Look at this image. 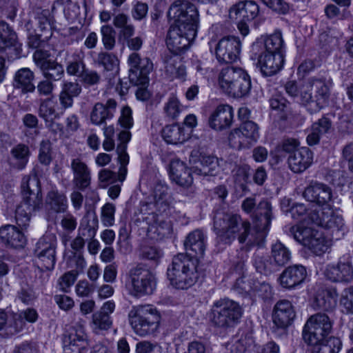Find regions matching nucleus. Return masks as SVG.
<instances>
[{
    "label": "nucleus",
    "instance_id": "obj_1",
    "mask_svg": "<svg viewBox=\"0 0 353 353\" xmlns=\"http://www.w3.org/2000/svg\"><path fill=\"white\" fill-rule=\"evenodd\" d=\"M174 21L169 29L166 44L174 54L185 51L196 36L199 13L196 6L185 0L174 1L168 12Z\"/></svg>",
    "mask_w": 353,
    "mask_h": 353
},
{
    "label": "nucleus",
    "instance_id": "obj_2",
    "mask_svg": "<svg viewBox=\"0 0 353 353\" xmlns=\"http://www.w3.org/2000/svg\"><path fill=\"white\" fill-rule=\"evenodd\" d=\"M214 230L219 240L225 244H230L236 238L243 243L248 241L250 223L237 214L216 212L214 216Z\"/></svg>",
    "mask_w": 353,
    "mask_h": 353
},
{
    "label": "nucleus",
    "instance_id": "obj_3",
    "mask_svg": "<svg viewBox=\"0 0 353 353\" xmlns=\"http://www.w3.org/2000/svg\"><path fill=\"white\" fill-rule=\"evenodd\" d=\"M199 261L196 257L179 253L172 259L168 268L167 276L171 284L177 289H187L193 285L199 278Z\"/></svg>",
    "mask_w": 353,
    "mask_h": 353
},
{
    "label": "nucleus",
    "instance_id": "obj_4",
    "mask_svg": "<svg viewBox=\"0 0 353 353\" xmlns=\"http://www.w3.org/2000/svg\"><path fill=\"white\" fill-rule=\"evenodd\" d=\"M128 316L132 329L140 336L154 335L159 329L161 316L151 305L132 306Z\"/></svg>",
    "mask_w": 353,
    "mask_h": 353
},
{
    "label": "nucleus",
    "instance_id": "obj_5",
    "mask_svg": "<svg viewBox=\"0 0 353 353\" xmlns=\"http://www.w3.org/2000/svg\"><path fill=\"white\" fill-rule=\"evenodd\" d=\"M242 315L243 308L239 303L225 298L213 303L209 312V319L214 327L226 329L238 324Z\"/></svg>",
    "mask_w": 353,
    "mask_h": 353
},
{
    "label": "nucleus",
    "instance_id": "obj_6",
    "mask_svg": "<svg viewBox=\"0 0 353 353\" xmlns=\"http://www.w3.org/2000/svg\"><path fill=\"white\" fill-rule=\"evenodd\" d=\"M219 84L223 92L234 98L247 95L251 89V81L248 73L233 66H227L221 70Z\"/></svg>",
    "mask_w": 353,
    "mask_h": 353
},
{
    "label": "nucleus",
    "instance_id": "obj_7",
    "mask_svg": "<svg viewBox=\"0 0 353 353\" xmlns=\"http://www.w3.org/2000/svg\"><path fill=\"white\" fill-rule=\"evenodd\" d=\"M294 239L316 255L325 253L330 247V242L321 232L310 228L294 225L290 228Z\"/></svg>",
    "mask_w": 353,
    "mask_h": 353
},
{
    "label": "nucleus",
    "instance_id": "obj_8",
    "mask_svg": "<svg viewBox=\"0 0 353 353\" xmlns=\"http://www.w3.org/2000/svg\"><path fill=\"white\" fill-rule=\"evenodd\" d=\"M332 325L327 315L318 313L311 316L303 330V339L307 345L319 343L332 331Z\"/></svg>",
    "mask_w": 353,
    "mask_h": 353
},
{
    "label": "nucleus",
    "instance_id": "obj_9",
    "mask_svg": "<svg viewBox=\"0 0 353 353\" xmlns=\"http://www.w3.org/2000/svg\"><path fill=\"white\" fill-rule=\"evenodd\" d=\"M132 294L137 297L152 294L157 287L155 275L146 267L139 264L129 271Z\"/></svg>",
    "mask_w": 353,
    "mask_h": 353
},
{
    "label": "nucleus",
    "instance_id": "obj_10",
    "mask_svg": "<svg viewBox=\"0 0 353 353\" xmlns=\"http://www.w3.org/2000/svg\"><path fill=\"white\" fill-rule=\"evenodd\" d=\"M57 236L54 234L47 233L37 243L34 254L41 270H52L56 263Z\"/></svg>",
    "mask_w": 353,
    "mask_h": 353
},
{
    "label": "nucleus",
    "instance_id": "obj_11",
    "mask_svg": "<svg viewBox=\"0 0 353 353\" xmlns=\"http://www.w3.org/2000/svg\"><path fill=\"white\" fill-rule=\"evenodd\" d=\"M129 66L128 79L134 85L145 86L149 82L148 74L153 69V63L148 57L141 58L136 52L131 53L128 58Z\"/></svg>",
    "mask_w": 353,
    "mask_h": 353
},
{
    "label": "nucleus",
    "instance_id": "obj_12",
    "mask_svg": "<svg viewBox=\"0 0 353 353\" xmlns=\"http://www.w3.org/2000/svg\"><path fill=\"white\" fill-rule=\"evenodd\" d=\"M259 137L258 125L252 121H245L239 128L230 132L229 143L232 148L239 150L256 142Z\"/></svg>",
    "mask_w": 353,
    "mask_h": 353
},
{
    "label": "nucleus",
    "instance_id": "obj_13",
    "mask_svg": "<svg viewBox=\"0 0 353 353\" xmlns=\"http://www.w3.org/2000/svg\"><path fill=\"white\" fill-rule=\"evenodd\" d=\"M21 52L16 32L8 23L0 21V54H5L10 60L19 58Z\"/></svg>",
    "mask_w": 353,
    "mask_h": 353
},
{
    "label": "nucleus",
    "instance_id": "obj_14",
    "mask_svg": "<svg viewBox=\"0 0 353 353\" xmlns=\"http://www.w3.org/2000/svg\"><path fill=\"white\" fill-rule=\"evenodd\" d=\"M21 194L23 200L21 204L28 206L30 210L34 211L42 206V194L40 181L38 177L25 176L21 181Z\"/></svg>",
    "mask_w": 353,
    "mask_h": 353
},
{
    "label": "nucleus",
    "instance_id": "obj_15",
    "mask_svg": "<svg viewBox=\"0 0 353 353\" xmlns=\"http://www.w3.org/2000/svg\"><path fill=\"white\" fill-rule=\"evenodd\" d=\"M305 83H310V84L317 83L319 88L316 91L313 89L309 91L310 99L307 101V105L303 101H301V104L310 114L318 112L327 103L330 97L329 87L324 81L319 79L311 78L305 81Z\"/></svg>",
    "mask_w": 353,
    "mask_h": 353
},
{
    "label": "nucleus",
    "instance_id": "obj_16",
    "mask_svg": "<svg viewBox=\"0 0 353 353\" xmlns=\"http://www.w3.org/2000/svg\"><path fill=\"white\" fill-rule=\"evenodd\" d=\"M241 50V41L235 37L221 39L216 44L215 54L219 63H232L237 60Z\"/></svg>",
    "mask_w": 353,
    "mask_h": 353
},
{
    "label": "nucleus",
    "instance_id": "obj_17",
    "mask_svg": "<svg viewBox=\"0 0 353 353\" xmlns=\"http://www.w3.org/2000/svg\"><path fill=\"white\" fill-rule=\"evenodd\" d=\"M311 221L315 224L333 232H341L343 234V219L341 216L336 214L330 206L323 208L321 212H311L309 214Z\"/></svg>",
    "mask_w": 353,
    "mask_h": 353
},
{
    "label": "nucleus",
    "instance_id": "obj_18",
    "mask_svg": "<svg viewBox=\"0 0 353 353\" xmlns=\"http://www.w3.org/2000/svg\"><path fill=\"white\" fill-rule=\"evenodd\" d=\"M325 274L333 282H351L353 280V267L350 255L341 257L336 265H328Z\"/></svg>",
    "mask_w": 353,
    "mask_h": 353
},
{
    "label": "nucleus",
    "instance_id": "obj_19",
    "mask_svg": "<svg viewBox=\"0 0 353 353\" xmlns=\"http://www.w3.org/2000/svg\"><path fill=\"white\" fill-rule=\"evenodd\" d=\"M303 196L308 201L316 203L319 205L328 207L330 206V203L332 199V190L326 184L312 181L305 188Z\"/></svg>",
    "mask_w": 353,
    "mask_h": 353
},
{
    "label": "nucleus",
    "instance_id": "obj_20",
    "mask_svg": "<svg viewBox=\"0 0 353 353\" xmlns=\"http://www.w3.org/2000/svg\"><path fill=\"white\" fill-rule=\"evenodd\" d=\"M296 317V312L292 303L286 299L279 301L274 305L272 321L279 329H286Z\"/></svg>",
    "mask_w": 353,
    "mask_h": 353
},
{
    "label": "nucleus",
    "instance_id": "obj_21",
    "mask_svg": "<svg viewBox=\"0 0 353 353\" xmlns=\"http://www.w3.org/2000/svg\"><path fill=\"white\" fill-rule=\"evenodd\" d=\"M197 152H192L190 157V162L195 163L192 170L194 174L199 176H213L216 174L217 168L221 165L223 160H219L214 156H201L197 163Z\"/></svg>",
    "mask_w": 353,
    "mask_h": 353
},
{
    "label": "nucleus",
    "instance_id": "obj_22",
    "mask_svg": "<svg viewBox=\"0 0 353 353\" xmlns=\"http://www.w3.org/2000/svg\"><path fill=\"white\" fill-rule=\"evenodd\" d=\"M257 65L260 68L262 74L266 77H270L278 72L284 63L283 54H274L261 52L257 57Z\"/></svg>",
    "mask_w": 353,
    "mask_h": 353
},
{
    "label": "nucleus",
    "instance_id": "obj_23",
    "mask_svg": "<svg viewBox=\"0 0 353 353\" xmlns=\"http://www.w3.org/2000/svg\"><path fill=\"white\" fill-rule=\"evenodd\" d=\"M117 106V101L112 99H108L105 103H95L90 114L91 123L95 125H105L107 120L114 117Z\"/></svg>",
    "mask_w": 353,
    "mask_h": 353
},
{
    "label": "nucleus",
    "instance_id": "obj_24",
    "mask_svg": "<svg viewBox=\"0 0 353 353\" xmlns=\"http://www.w3.org/2000/svg\"><path fill=\"white\" fill-rule=\"evenodd\" d=\"M233 117V108L229 105L221 104L212 113L209 118V125L215 130H223L231 126Z\"/></svg>",
    "mask_w": 353,
    "mask_h": 353
},
{
    "label": "nucleus",
    "instance_id": "obj_25",
    "mask_svg": "<svg viewBox=\"0 0 353 353\" xmlns=\"http://www.w3.org/2000/svg\"><path fill=\"white\" fill-rule=\"evenodd\" d=\"M34 79L35 74L32 70L29 68H21L14 72L12 86L14 90H19L21 94L32 93L36 90Z\"/></svg>",
    "mask_w": 353,
    "mask_h": 353
},
{
    "label": "nucleus",
    "instance_id": "obj_26",
    "mask_svg": "<svg viewBox=\"0 0 353 353\" xmlns=\"http://www.w3.org/2000/svg\"><path fill=\"white\" fill-rule=\"evenodd\" d=\"M259 12V6L254 1H244L232 6L229 16L232 19L250 22L257 17Z\"/></svg>",
    "mask_w": 353,
    "mask_h": 353
},
{
    "label": "nucleus",
    "instance_id": "obj_27",
    "mask_svg": "<svg viewBox=\"0 0 353 353\" xmlns=\"http://www.w3.org/2000/svg\"><path fill=\"white\" fill-rule=\"evenodd\" d=\"M306 276V268L303 265H294L285 268L281 274L279 280L283 288L292 289L301 284Z\"/></svg>",
    "mask_w": 353,
    "mask_h": 353
},
{
    "label": "nucleus",
    "instance_id": "obj_28",
    "mask_svg": "<svg viewBox=\"0 0 353 353\" xmlns=\"http://www.w3.org/2000/svg\"><path fill=\"white\" fill-rule=\"evenodd\" d=\"M312 162V152L307 147L300 148L289 155L288 164L289 168L294 173L304 172Z\"/></svg>",
    "mask_w": 353,
    "mask_h": 353
},
{
    "label": "nucleus",
    "instance_id": "obj_29",
    "mask_svg": "<svg viewBox=\"0 0 353 353\" xmlns=\"http://www.w3.org/2000/svg\"><path fill=\"white\" fill-rule=\"evenodd\" d=\"M0 239L6 248H22L26 243L23 232L12 225L0 228Z\"/></svg>",
    "mask_w": 353,
    "mask_h": 353
},
{
    "label": "nucleus",
    "instance_id": "obj_30",
    "mask_svg": "<svg viewBox=\"0 0 353 353\" xmlns=\"http://www.w3.org/2000/svg\"><path fill=\"white\" fill-rule=\"evenodd\" d=\"M184 247L187 252L185 254L190 257H199L203 256L205 250V236L203 232L200 230H195L190 232L184 241Z\"/></svg>",
    "mask_w": 353,
    "mask_h": 353
},
{
    "label": "nucleus",
    "instance_id": "obj_31",
    "mask_svg": "<svg viewBox=\"0 0 353 353\" xmlns=\"http://www.w3.org/2000/svg\"><path fill=\"white\" fill-rule=\"evenodd\" d=\"M317 83L310 84V83H305V81L298 82L296 81H288L285 84V90L286 93L294 98L299 97L300 102L303 101L307 105V101L310 99V95L308 93L309 91L317 90L319 87Z\"/></svg>",
    "mask_w": 353,
    "mask_h": 353
},
{
    "label": "nucleus",
    "instance_id": "obj_32",
    "mask_svg": "<svg viewBox=\"0 0 353 353\" xmlns=\"http://www.w3.org/2000/svg\"><path fill=\"white\" fill-rule=\"evenodd\" d=\"M71 169L73 172V183L80 190H84L90 184V171L88 165L80 159L72 160Z\"/></svg>",
    "mask_w": 353,
    "mask_h": 353
},
{
    "label": "nucleus",
    "instance_id": "obj_33",
    "mask_svg": "<svg viewBox=\"0 0 353 353\" xmlns=\"http://www.w3.org/2000/svg\"><path fill=\"white\" fill-rule=\"evenodd\" d=\"M170 174L171 179L180 186L188 187L192 183L190 169L179 159L171 161Z\"/></svg>",
    "mask_w": 353,
    "mask_h": 353
},
{
    "label": "nucleus",
    "instance_id": "obj_34",
    "mask_svg": "<svg viewBox=\"0 0 353 353\" xmlns=\"http://www.w3.org/2000/svg\"><path fill=\"white\" fill-rule=\"evenodd\" d=\"M81 92V86L77 81H64L59 95L61 107L68 109L73 105L74 98Z\"/></svg>",
    "mask_w": 353,
    "mask_h": 353
},
{
    "label": "nucleus",
    "instance_id": "obj_35",
    "mask_svg": "<svg viewBox=\"0 0 353 353\" xmlns=\"http://www.w3.org/2000/svg\"><path fill=\"white\" fill-rule=\"evenodd\" d=\"M338 294L334 288L323 289L318 292L315 302L319 309L332 310L337 304Z\"/></svg>",
    "mask_w": 353,
    "mask_h": 353
},
{
    "label": "nucleus",
    "instance_id": "obj_36",
    "mask_svg": "<svg viewBox=\"0 0 353 353\" xmlns=\"http://www.w3.org/2000/svg\"><path fill=\"white\" fill-rule=\"evenodd\" d=\"M46 205L49 212L63 213L68 208L67 199L57 191H50L47 194Z\"/></svg>",
    "mask_w": 353,
    "mask_h": 353
},
{
    "label": "nucleus",
    "instance_id": "obj_37",
    "mask_svg": "<svg viewBox=\"0 0 353 353\" xmlns=\"http://www.w3.org/2000/svg\"><path fill=\"white\" fill-rule=\"evenodd\" d=\"M10 154V163L14 168L22 170L26 166L30 154L28 145L19 143L12 148Z\"/></svg>",
    "mask_w": 353,
    "mask_h": 353
},
{
    "label": "nucleus",
    "instance_id": "obj_38",
    "mask_svg": "<svg viewBox=\"0 0 353 353\" xmlns=\"http://www.w3.org/2000/svg\"><path fill=\"white\" fill-rule=\"evenodd\" d=\"M272 220V207L269 201L263 200L259 203L255 210V222L259 227H269Z\"/></svg>",
    "mask_w": 353,
    "mask_h": 353
},
{
    "label": "nucleus",
    "instance_id": "obj_39",
    "mask_svg": "<svg viewBox=\"0 0 353 353\" xmlns=\"http://www.w3.org/2000/svg\"><path fill=\"white\" fill-rule=\"evenodd\" d=\"M312 353H339L342 343L339 338L331 336L313 344Z\"/></svg>",
    "mask_w": 353,
    "mask_h": 353
},
{
    "label": "nucleus",
    "instance_id": "obj_40",
    "mask_svg": "<svg viewBox=\"0 0 353 353\" xmlns=\"http://www.w3.org/2000/svg\"><path fill=\"white\" fill-rule=\"evenodd\" d=\"M46 26L43 28L46 30V33L39 34L36 32H30L28 34V46L32 49H38L44 47L46 43L51 37L52 33L51 32V25L50 21L46 19Z\"/></svg>",
    "mask_w": 353,
    "mask_h": 353
},
{
    "label": "nucleus",
    "instance_id": "obj_41",
    "mask_svg": "<svg viewBox=\"0 0 353 353\" xmlns=\"http://www.w3.org/2000/svg\"><path fill=\"white\" fill-rule=\"evenodd\" d=\"M271 257L276 265L283 266L290 261L291 252L284 244L278 241L272 245Z\"/></svg>",
    "mask_w": 353,
    "mask_h": 353
},
{
    "label": "nucleus",
    "instance_id": "obj_42",
    "mask_svg": "<svg viewBox=\"0 0 353 353\" xmlns=\"http://www.w3.org/2000/svg\"><path fill=\"white\" fill-rule=\"evenodd\" d=\"M95 63L103 68L106 71H117L119 60L116 54L112 52L101 51L97 54Z\"/></svg>",
    "mask_w": 353,
    "mask_h": 353
},
{
    "label": "nucleus",
    "instance_id": "obj_43",
    "mask_svg": "<svg viewBox=\"0 0 353 353\" xmlns=\"http://www.w3.org/2000/svg\"><path fill=\"white\" fill-rule=\"evenodd\" d=\"M162 136L168 143L171 144H177L185 140L183 128L176 124L165 126L163 129Z\"/></svg>",
    "mask_w": 353,
    "mask_h": 353
},
{
    "label": "nucleus",
    "instance_id": "obj_44",
    "mask_svg": "<svg viewBox=\"0 0 353 353\" xmlns=\"http://www.w3.org/2000/svg\"><path fill=\"white\" fill-rule=\"evenodd\" d=\"M83 3L84 0H55L52 8H62L66 17L73 19L79 14L80 5Z\"/></svg>",
    "mask_w": 353,
    "mask_h": 353
},
{
    "label": "nucleus",
    "instance_id": "obj_45",
    "mask_svg": "<svg viewBox=\"0 0 353 353\" xmlns=\"http://www.w3.org/2000/svg\"><path fill=\"white\" fill-rule=\"evenodd\" d=\"M45 79L54 82L60 81L64 76V69L61 64L52 61L40 69Z\"/></svg>",
    "mask_w": 353,
    "mask_h": 353
},
{
    "label": "nucleus",
    "instance_id": "obj_46",
    "mask_svg": "<svg viewBox=\"0 0 353 353\" xmlns=\"http://www.w3.org/2000/svg\"><path fill=\"white\" fill-rule=\"evenodd\" d=\"M263 43L265 52L283 54V40L281 32H275L266 37Z\"/></svg>",
    "mask_w": 353,
    "mask_h": 353
},
{
    "label": "nucleus",
    "instance_id": "obj_47",
    "mask_svg": "<svg viewBox=\"0 0 353 353\" xmlns=\"http://www.w3.org/2000/svg\"><path fill=\"white\" fill-rule=\"evenodd\" d=\"M25 326V321L21 314H14L10 319H7L5 324L3 335L7 337L13 336L20 332Z\"/></svg>",
    "mask_w": 353,
    "mask_h": 353
},
{
    "label": "nucleus",
    "instance_id": "obj_48",
    "mask_svg": "<svg viewBox=\"0 0 353 353\" xmlns=\"http://www.w3.org/2000/svg\"><path fill=\"white\" fill-rule=\"evenodd\" d=\"M128 18L124 14H119L117 15L113 20L114 26L120 28L119 39L128 38L133 36L134 33V28L132 24L128 23Z\"/></svg>",
    "mask_w": 353,
    "mask_h": 353
},
{
    "label": "nucleus",
    "instance_id": "obj_49",
    "mask_svg": "<svg viewBox=\"0 0 353 353\" xmlns=\"http://www.w3.org/2000/svg\"><path fill=\"white\" fill-rule=\"evenodd\" d=\"M85 64L79 54H74L72 59L68 61L66 65V72L69 75L77 77L79 79L86 70Z\"/></svg>",
    "mask_w": 353,
    "mask_h": 353
},
{
    "label": "nucleus",
    "instance_id": "obj_50",
    "mask_svg": "<svg viewBox=\"0 0 353 353\" xmlns=\"http://www.w3.org/2000/svg\"><path fill=\"white\" fill-rule=\"evenodd\" d=\"M38 113L44 121L59 117L51 98L41 99Z\"/></svg>",
    "mask_w": 353,
    "mask_h": 353
},
{
    "label": "nucleus",
    "instance_id": "obj_51",
    "mask_svg": "<svg viewBox=\"0 0 353 353\" xmlns=\"http://www.w3.org/2000/svg\"><path fill=\"white\" fill-rule=\"evenodd\" d=\"M253 265L257 272L265 275L274 272V265L267 256L255 254L253 256Z\"/></svg>",
    "mask_w": 353,
    "mask_h": 353
},
{
    "label": "nucleus",
    "instance_id": "obj_52",
    "mask_svg": "<svg viewBox=\"0 0 353 353\" xmlns=\"http://www.w3.org/2000/svg\"><path fill=\"white\" fill-rule=\"evenodd\" d=\"M176 59L170 57L165 61V72L172 78H183L185 75V67L179 64L177 65Z\"/></svg>",
    "mask_w": 353,
    "mask_h": 353
},
{
    "label": "nucleus",
    "instance_id": "obj_53",
    "mask_svg": "<svg viewBox=\"0 0 353 353\" xmlns=\"http://www.w3.org/2000/svg\"><path fill=\"white\" fill-rule=\"evenodd\" d=\"M259 223L255 222L253 232L250 234L248 243L261 246L264 242L269 227H259Z\"/></svg>",
    "mask_w": 353,
    "mask_h": 353
},
{
    "label": "nucleus",
    "instance_id": "obj_54",
    "mask_svg": "<svg viewBox=\"0 0 353 353\" xmlns=\"http://www.w3.org/2000/svg\"><path fill=\"white\" fill-rule=\"evenodd\" d=\"M97 228V220L96 219H93L92 221L85 219L81 223L79 235L87 241L92 239L96 235Z\"/></svg>",
    "mask_w": 353,
    "mask_h": 353
},
{
    "label": "nucleus",
    "instance_id": "obj_55",
    "mask_svg": "<svg viewBox=\"0 0 353 353\" xmlns=\"http://www.w3.org/2000/svg\"><path fill=\"white\" fill-rule=\"evenodd\" d=\"M34 212L33 210H30L28 206L20 204L15 211V219L17 224L22 229L26 228L30 220V215L32 212Z\"/></svg>",
    "mask_w": 353,
    "mask_h": 353
},
{
    "label": "nucleus",
    "instance_id": "obj_56",
    "mask_svg": "<svg viewBox=\"0 0 353 353\" xmlns=\"http://www.w3.org/2000/svg\"><path fill=\"white\" fill-rule=\"evenodd\" d=\"M52 144L49 140H43L39 145L38 159L43 165H49L52 161Z\"/></svg>",
    "mask_w": 353,
    "mask_h": 353
},
{
    "label": "nucleus",
    "instance_id": "obj_57",
    "mask_svg": "<svg viewBox=\"0 0 353 353\" xmlns=\"http://www.w3.org/2000/svg\"><path fill=\"white\" fill-rule=\"evenodd\" d=\"M101 33L102 35V42L104 48L107 50H112L115 46V34L114 30L108 25L103 26L101 28Z\"/></svg>",
    "mask_w": 353,
    "mask_h": 353
},
{
    "label": "nucleus",
    "instance_id": "obj_58",
    "mask_svg": "<svg viewBox=\"0 0 353 353\" xmlns=\"http://www.w3.org/2000/svg\"><path fill=\"white\" fill-rule=\"evenodd\" d=\"M92 323L95 328L108 330L112 325V321L109 314L98 311L92 315Z\"/></svg>",
    "mask_w": 353,
    "mask_h": 353
},
{
    "label": "nucleus",
    "instance_id": "obj_59",
    "mask_svg": "<svg viewBox=\"0 0 353 353\" xmlns=\"http://www.w3.org/2000/svg\"><path fill=\"white\" fill-rule=\"evenodd\" d=\"M164 112L166 116L172 119H176L181 112V105L178 99L172 96L168 99L164 106Z\"/></svg>",
    "mask_w": 353,
    "mask_h": 353
},
{
    "label": "nucleus",
    "instance_id": "obj_60",
    "mask_svg": "<svg viewBox=\"0 0 353 353\" xmlns=\"http://www.w3.org/2000/svg\"><path fill=\"white\" fill-rule=\"evenodd\" d=\"M312 127L314 131H316L322 136L330 133L332 129V122L327 115H324L317 121L314 122Z\"/></svg>",
    "mask_w": 353,
    "mask_h": 353
},
{
    "label": "nucleus",
    "instance_id": "obj_61",
    "mask_svg": "<svg viewBox=\"0 0 353 353\" xmlns=\"http://www.w3.org/2000/svg\"><path fill=\"white\" fill-rule=\"evenodd\" d=\"M267 7L272 11L281 14H286L289 10V4L285 0H261Z\"/></svg>",
    "mask_w": 353,
    "mask_h": 353
},
{
    "label": "nucleus",
    "instance_id": "obj_62",
    "mask_svg": "<svg viewBox=\"0 0 353 353\" xmlns=\"http://www.w3.org/2000/svg\"><path fill=\"white\" fill-rule=\"evenodd\" d=\"M115 206L114 204L107 203L102 208L101 221L106 227L111 226L114 222Z\"/></svg>",
    "mask_w": 353,
    "mask_h": 353
},
{
    "label": "nucleus",
    "instance_id": "obj_63",
    "mask_svg": "<svg viewBox=\"0 0 353 353\" xmlns=\"http://www.w3.org/2000/svg\"><path fill=\"white\" fill-rule=\"evenodd\" d=\"M54 81L45 79L40 81L35 86L39 96L50 98L54 89Z\"/></svg>",
    "mask_w": 353,
    "mask_h": 353
},
{
    "label": "nucleus",
    "instance_id": "obj_64",
    "mask_svg": "<svg viewBox=\"0 0 353 353\" xmlns=\"http://www.w3.org/2000/svg\"><path fill=\"white\" fill-rule=\"evenodd\" d=\"M99 181L101 187L106 188L108 185L117 182V174L108 169H102L99 172Z\"/></svg>",
    "mask_w": 353,
    "mask_h": 353
}]
</instances>
